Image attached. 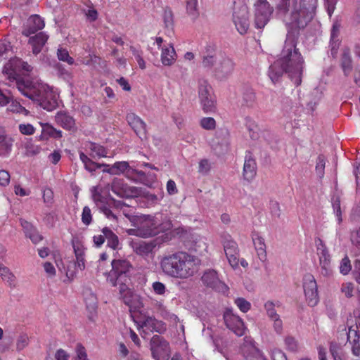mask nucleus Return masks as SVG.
<instances>
[{"label": "nucleus", "mask_w": 360, "mask_h": 360, "mask_svg": "<svg viewBox=\"0 0 360 360\" xmlns=\"http://www.w3.org/2000/svg\"><path fill=\"white\" fill-rule=\"evenodd\" d=\"M314 15L292 6L289 15L283 18L287 36L280 58L269 69L268 75L273 83L278 82L286 73L296 86L301 84L304 59L297 48V44L300 32L307 27Z\"/></svg>", "instance_id": "1"}, {"label": "nucleus", "mask_w": 360, "mask_h": 360, "mask_svg": "<svg viewBox=\"0 0 360 360\" xmlns=\"http://www.w3.org/2000/svg\"><path fill=\"white\" fill-rule=\"evenodd\" d=\"M8 79L11 82H15L22 95L37 103L44 110L51 111L58 107L56 95L38 78L11 73Z\"/></svg>", "instance_id": "2"}, {"label": "nucleus", "mask_w": 360, "mask_h": 360, "mask_svg": "<svg viewBox=\"0 0 360 360\" xmlns=\"http://www.w3.org/2000/svg\"><path fill=\"white\" fill-rule=\"evenodd\" d=\"M200 264L196 256L179 251L163 257L160 267L165 274L172 278L186 279L198 271Z\"/></svg>", "instance_id": "3"}, {"label": "nucleus", "mask_w": 360, "mask_h": 360, "mask_svg": "<svg viewBox=\"0 0 360 360\" xmlns=\"http://www.w3.org/2000/svg\"><path fill=\"white\" fill-rule=\"evenodd\" d=\"M92 198L98 209H99L108 219L114 221L117 220V217L112 212L111 208L122 210L124 207H128V205L124 202L115 200L110 195L103 196L98 192L93 193Z\"/></svg>", "instance_id": "4"}, {"label": "nucleus", "mask_w": 360, "mask_h": 360, "mask_svg": "<svg viewBox=\"0 0 360 360\" xmlns=\"http://www.w3.org/2000/svg\"><path fill=\"white\" fill-rule=\"evenodd\" d=\"M198 97L203 111L206 113L213 112L216 110V101L213 94L212 88L208 81L199 79Z\"/></svg>", "instance_id": "5"}, {"label": "nucleus", "mask_w": 360, "mask_h": 360, "mask_svg": "<svg viewBox=\"0 0 360 360\" xmlns=\"http://www.w3.org/2000/svg\"><path fill=\"white\" fill-rule=\"evenodd\" d=\"M132 266L125 259H114L112 262V270L107 276V280L113 285H117V281L130 279Z\"/></svg>", "instance_id": "6"}, {"label": "nucleus", "mask_w": 360, "mask_h": 360, "mask_svg": "<svg viewBox=\"0 0 360 360\" xmlns=\"http://www.w3.org/2000/svg\"><path fill=\"white\" fill-rule=\"evenodd\" d=\"M255 6V25L257 29H262L269 21L274 11L267 0H257Z\"/></svg>", "instance_id": "7"}, {"label": "nucleus", "mask_w": 360, "mask_h": 360, "mask_svg": "<svg viewBox=\"0 0 360 360\" xmlns=\"http://www.w3.org/2000/svg\"><path fill=\"white\" fill-rule=\"evenodd\" d=\"M150 348L155 360H168L170 356V347L163 337L154 335L150 341Z\"/></svg>", "instance_id": "8"}, {"label": "nucleus", "mask_w": 360, "mask_h": 360, "mask_svg": "<svg viewBox=\"0 0 360 360\" xmlns=\"http://www.w3.org/2000/svg\"><path fill=\"white\" fill-rule=\"evenodd\" d=\"M201 281L205 286L217 292L224 294L229 290L228 286L221 281L217 271L214 269L205 270L201 276Z\"/></svg>", "instance_id": "9"}, {"label": "nucleus", "mask_w": 360, "mask_h": 360, "mask_svg": "<svg viewBox=\"0 0 360 360\" xmlns=\"http://www.w3.org/2000/svg\"><path fill=\"white\" fill-rule=\"evenodd\" d=\"M233 21L241 34H245L249 28V12L245 4L235 5L233 13Z\"/></svg>", "instance_id": "10"}, {"label": "nucleus", "mask_w": 360, "mask_h": 360, "mask_svg": "<svg viewBox=\"0 0 360 360\" xmlns=\"http://www.w3.org/2000/svg\"><path fill=\"white\" fill-rule=\"evenodd\" d=\"M111 191L122 198H139L141 188L130 186L121 179L115 178L111 184Z\"/></svg>", "instance_id": "11"}, {"label": "nucleus", "mask_w": 360, "mask_h": 360, "mask_svg": "<svg viewBox=\"0 0 360 360\" xmlns=\"http://www.w3.org/2000/svg\"><path fill=\"white\" fill-rule=\"evenodd\" d=\"M303 289L308 305L314 307L319 302L316 281L313 275L307 274L303 277Z\"/></svg>", "instance_id": "12"}, {"label": "nucleus", "mask_w": 360, "mask_h": 360, "mask_svg": "<svg viewBox=\"0 0 360 360\" xmlns=\"http://www.w3.org/2000/svg\"><path fill=\"white\" fill-rule=\"evenodd\" d=\"M135 223L137 226V235L141 237L153 236L158 232L154 219L150 216L137 217Z\"/></svg>", "instance_id": "13"}, {"label": "nucleus", "mask_w": 360, "mask_h": 360, "mask_svg": "<svg viewBox=\"0 0 360 360\" xmlns=\"http://www.w3.org/2000/svg\"><path fill=\"white\" fill-rule=\"evenodd\" d=\"M223 246L230 265L236 269L238 266L239 263V250L238 245L231 236L226 235L223 238Z\"/></svg>", "instance_id": "14"}, {"label": "nucleus", "mask_w": 360, "mask_h": 360, "mask_svg": "<svg viewBox=\"0 0 360 360\" xmlns=\"http://www.w3.org/2000/svg\"><path fill=\"white\" fill-rule=\"evenodd\" d=\"M224 320L226 327L233 331L237 336L245 334V326L243 320L233 313L232 309H227L224 313Z\"/></svg>", "instance_id": "15"}, {"label": "nucleus", "mask_w": 360, "mask_h": 360, "mask_svg": "<svg viewBox=\"0 0 360 360\" xmlns=\"http://www.w3.org/2000/svg\"><path fill=\"white\" fill-rule=\"evenodd\" d=\"M316 246L319 255L321 273L324 276H328L332 274L330 255L326 245L320 238L318 239V243L316 242Z\"/></svg>", "instance_id": "16"}, {"label": "nucleus", "mask_w": 360, "mask_h": 360, "mask_svg": "<svg viewBox=\"0 0 360 360\" xmlns=\"http://www.w3.org/2000/svg\"><path fill=\"white\" fill-rule=\"evenodd\" d=\"M235 63L232 59L226 56L221 57L214 68V76L219 80L226 79L233 73Z\"/></svg>", "instance_id": "17"}, {"label": "nucleus", "mask_w": 360, "mask_h": 360, "mask_svg": "<svg viewBox=\"0 0 360 360\" xmlns=\"http://www.w3.org/2000/svg\"><path fill=\"white\" fill-rule=\"evenodd\" d=\"M240 349L243 355L247 359L253 360L252 358H255L257 360L264 359L259 349L255 346V341L250 337H245Z\"/></svg>", "instance_id": "18"}, {"label": "nucleus", "mask_w": 360, "mask_h": 360, "mask_svg": "<svg viewBox=\"0 0 360 360\" xmlns=\"http://www.w3.org/2000/svg\"><path fill=\"white\" fill-rule=\"evenodd\" d=\"M126 120L141 139H146V124L138 115L129 112L127 115Z\"/></svg>", "instance_id": "19"}, {"label": "nucleus", "mask_w": 360, "mask_h": 360, "mask_svg": "<svg viewBox=\"0 0 360 360\" xmlns=\"http://www.w3.org/2000/svg\"><path fill=\"white\" fill-rule=\"evenodd\" d=\"M45 26L44 21L39 15H33L30 17L27 24L22 31V34L25 37H30L32 34H36L39 30H41Z\"/></svg>", "instance_id": "20"}, {"label": "nucleus", "mask_w": 360, "mask_h": 360, "mask_svg": "<svg viewBox=\"0 0 360 360\" xmlns=\"http://www.w3.org/2000/svg\"><path fill=\"white\" fill-rule=\"evenodd\" d=\"M55 121L58 125L65 130L72 132H75L77 130L75 120L67 112H58L55 115Z\"/></svg>", "instance_id": "21"}, {"label": "nucleus", "mask_w": 360, "mask_h": 360, "mask_svg": "<svg viewBox=\"0 0 360 360\" xmlns=\"http://www.w3.org/2000/svg\"><path fill=\"white\" fill-rule=\"evenodd\" d=\"M356 322L354 326H349V330L346 333L347 340L352 344V350L354 355L360 356V328Z\"/></svg>", "instance_id": "22"}, {"label": "nucleus", "mask_w": 360, "mask_h": 360, "mask_svg": "<svg viewBox=\"0 0 360 360\" xmlns=\"http://www.w3.org/2000/svg\"><path fill=\"white\" fill-rule=\"evenodd\" d=\"M29 37L28 44L32 46V53L37 56L42 51V48L49 39V35L44 32H39Z\"/></svg>", "instance_id": "23"}, {"label": "nucleus", "mask_w": 360, "mask_h": 360, "mask_svg": "<svg viewBox=\"0 0 360 360\" xmlns=\"http://www.w3.org/2000/svg\"><path fill=\"white\" fill-rule=\"evenodd\" d=\"M340 28V22L338 20L335 21L333 24L330 31V39L329 46L330 48V54L333 58L336 57L340 44V40L339 38Z\"/></svg>", "instance_id": "24"}, {"label": "nucleus", "mask_w": 360, "mask_h": 360, "mask_svg": "<svg viewBox=\"0 0 360 360\" xmlns=\"http://www.w3.org/2000/svg\"><path fill=\"white\" fill-rule=\"evenodd\" d=\"M143 332L146 333L147 331L158 332L162 333L166 330L165 324L152 317H146L141 323Z\"/></svg>", "instance_id": "25"}, {"label": "nucleus", "mask_w": 360, "mask_h": 360, "mask_svg": "<svg viewBox=\"0 0 360 360\" xmlns=\"http://www.w3.org/2000/svg\"><path fill=\"white\" fill-rule=\"evenodd\" d=\"M257 174V164L255 160L252 157V154L248 152L245 155V163L243 166V177L245 180L252 181Z\"/></svg>", "instance_id": "26"}, {"label": "nucleus", "mask_w": 360, "mask_h": 360, "mask_svg": "<svg viewBox=\"0 0 360 360\" xmlns=\"http://www.w3.org/2000/svg\"><path fill=\"white\" fill-rule=\"evenodd\" d=\"M219 59L215 54L214 49L211 46L206 47L205 51L202 53V65L205 68L211 69L218 63Z\"/></svg>", "instance_id": "27"}, {"label": "nucleus", "mask_w": 360, "mask_h": 360, "mask_svg": "<svg viewBox=\"0 0 360 360\" xmlns=\"http://www.w3.org/2000/svg\"><path fill=\"white\" fill-rule=\"evenodd\" d=\"M340 66L345 76H348L353 69L352 58L349 48H345L342 50Z\"/></svg>", "instance_id": "28"}, {"label": "nucleus", "mask_w": 360, "mask_h": 360, "mask_svg": "<svg viewBox=\"0 0 360 360\" xmlns=\"http://www.w3.org/2000/svg\"><path fill=\"white\" fill-rule=\"evenodd\" d=\"M252 238L259 259L265 260L266 259V252L264 239L257 233H252Z\"/></svg>", "instance_id": "29"}, {"label": "nucleus", "mask_w": 360, "mask_h": 360, "mask_svg": "<svg viewBox=\"0 0 360 360\" xmlns=\"http://www.w3.org/2000/svg\"><path fill=\"white\" fill-rule=\"evenodd\" d=\"M79 158L84 164V168L91 173L96 171V169L99 168L104 167V169H106L109 167V165L104 163H97L94 162L91 158H89L83 152L79 153Z\"/></svg>", "instance_id": "30"}, {"label": "nucleus", "mask_w": 360, "mask_h": 360, "mask_svg": "<svg viewBox=\"0 0 360 360\" xmlns=\"http://www.w3.org/2000/svg\"><path fill=\"white\" fill-rule=\"evenodd\" d=\"M318 0H292V6L315 15Z\"/></svg>", "instance_id": "31"}, {"label": "nucleus", "mask_w": 360, "mask_h": 360, "mask_svg": "<svg viewBox=\"0 0 360 360\" xmlns=\"http://www.w3.org/2000/svg\"><path fill=\"white\" fill-rule=\"evenodd\" d=\"M155 247L154 243L146 241L134 242L133 245L136 253L142 256H146L152 252Z\"/></svg>", "instance_id": "32"}, {"label": "nucleus", "mask_w": 360, "mask_h": 360, "mask_svg": "<svg viewBox=\"0 0 360 360\" xmlns=\"http://www.w3.org/2000/svg\"><path fill=\"white\" fill-rule=\"evenodd\" d=\"M176 51L172 45L169 47L162 48L161 53V61L164 65H172L176 60Z\"/></svg>", "instance_id": "33"}, {"label": "nucleus", "mask_w": 360, "mask_h": 360, "mask_svg": "<svg viewBox=\"0 0 360 360\" xmlns=\"http://www.w3.org/2000/svg\"><path fill=\"white\" fill-rule=\"evenodd\" d=\"M292 0H278L276 4V14L282 19L292 10Z\"/></svg>", "instance_id": "34"}, {"label": "nucleus", "mask_w": 360, "mask_h": 360, "mask_svg": "<svg viewBox=\"0 0 360 360\" xmlns=\"http://www.w3.org/2000/svg\"><path fill=\"white\" fill-rule=\"evenodd\" d=\"M229 132L227 129H219L215 133V138L213 142L219 145L222 148H226L229 145Z\"/></svg>", "instance_id": "35"}, {"label": "nucleus", "mask_w": 360, "mask_h": 360, "mask_svg": "<svg viewBox=\"0 0 360 360\" xmlns=\"http://www.w3.org/2000/svg\"><path fill=\"white\" fill-rule=\"evenodd\" d=\"M129 166V165L127 162H116L110 167H108L106 169H103V172L112 175H117L120 174H125Z\"/></svg>", "instance_id": "36"}, {"label": "nucleus", "mask_w": 360, "mask_h": 360, "mask_svg": "<svg viewBox=\"0 0 360 360\" xmlns=\"http://www.w3.org/2000/svg\"><path fill=\"white\" fill-rule=\"evenodd\" d=\"M163 193H161L160 196L150 193V192L143 190L141 188V192L139 197L142 198L146 202L148 207L154 206L159 202L160 200L163 198Z\"/></svg>", "instance_id": "37"}, {"label": "nucleus", "mask_w": 360, "mask_h": 360, "mask_svg": "<svg viewBox=\"0 0 360 360\" xmlns=\"http://www.w3.org/2000/svg\"><path fill=\"white\" fill-rule=\"evenodd\" d=\"M256 102L255 93L251 88L244 89L242 94V105L248 108H253Z\"/></svg>", "instance_id": "38"}, {"label": "nucleus", "mask_w": 360, "mask_h": 360, "mask_svg": "<svg viewBox=\"0 0 360 360\" xmlns=\"http://www.w3.org/2000/svg\"><path fill=\"white\" fill-rule=\"evenodd\" d=\"M102 233L104 234L105 239L108 242V246L110 247L113 250H116L119 245L118 237L112 232V231L105 227L102 229Z\"/></svg>", "instance_id": "39"}, {"label": "nucleus", "mask_w": 360, "mask_h": 360, "mask_svg": "<svg viewBox=\"0 0 360 360\" xmlns=\"http://www.w3.org/2000/svg\"><path fill=\"white\" fill-rule=\"evenodd\" d=\"M13 139L6 135L0 134V156L8 155L11 150Z\"/></svg>", "instance_id": "40"}, {"label": "nucleus", "mask_w": 360, "mask_h": 360, "mask_svg": "<svg viewBox=\"0 0 360 360\" xmlns=\"http://www.w3.org/2000/svg\"><path fill=\"white\" fill-rule=\"evenodd\" d=\"M11 66L14 67L20 71H22L24 74L29 73L32 71L33 67L28 64L27 62L23 61L20 58H16L11 63Z\"/></svg>", "instance_id": "41"}, {"label": "nucleus", "mask_w": 360, "mask_h": 360, "mask_svg": "<svg viewBox=\"0 0 360 360\" xmlns=\"http://www.w3.org/2000/svg\"><path fill=\"white\" fill-rule=\"evenodd\" d=\"M90 149L92 152L91 158H101L107 156L108 150L106 148L101 145L96 144L95 143H91L90 145Z\"/></svg>", "instance_id": "42"}, {"label": "nucleus", "mask_w": 360, "mask_h": 360, "mask_svg": "<svg viewBox=\"0 0 360 360\" xmlns=\"http://www.w3.org/2000/svg\"><path fill=\"white\" fill-rule=\"evenodd\" d=\"M186 11L193 20H195L199 15L198 9V0H188Z\"/></svg>", "instance_id": "43"}, {"label": "nucleus", "mask_w": 360, "mask_h": 360, "mask_svg": "<svg viewBox=\"0 0 360 360\" xmlns=\"http://www.w3.org/2000/svg\"><path fill=\"white\" fill-rule=\"evenodd\" d=\"M332 206L335 214L338 218V223L340 224L342 221V211L340 207V199L338 195H334L332 197Z\"/></svg>", "instance_id": "44"}, {"label": "nucleus", "mask_w": 360, "mask_h": 360, "mask_svg": "<svg viewBox=\"0 0 360 360\" xmlns=\"http://www.w3.org/2000/svg\"><path fill=\"white\" fill-rule=\"evenodd\" d=\"M276 304L273 301H267L264 304V309L266 314L270 319H278L279 315L276 313L275 309Z\"/></svg>", "instance_id": "45"}, {"label": "nucleus", "mask_w": 360, "mask_h": 360, "mask_svg": "<svg viewBox=\"0 0 360 360\" xmlns=\"http://www.w3.org/2000/svg\"><path fill=\"white\" fill-rule=\"evenodd\" d=\"M329 351L333 358L342 356L343 354L342 346L335 341L330 342Z\"/></svg>", "instance_id": "46"}, {"label": "nucleus", "mask_w": 360, "mask_h": 360, "mask_svg": "<svg viewBox=\"0 0 360 360\" xmlns=\"http://www.w3.org/2000/svg\"><path fill=\"white\" fill-rule=\"evenodd\" d=\"M285 345L286 349L292 352H296L298 350V342L296 339L292 336H287L285 340Z\"/></svg>", "instance_id": "47"}, {"label": "nucleus", "mask_w": 360, "mask_h": 360, "mask_svg": "<svg viewBox=\"0 0 360 360\" xmlns=\"http://www.w3.org/2000/svg\"><path fill=\"white\" fill-rule=\"evenodd\" d=\"M326 159L323 155H319L316 160V172L319 178L324 175Z\"/></svg>", "instance_id": "48"}, {"label": "nucleus", "mask_w": 360, "mask_h": 360, "mask_svg": "<svg viewBox=\"0 0 360 360\" xmlns=\"http://www.w3.org/2000/svg\"><path fill=\"white\" fill-rule=\"evenodd\" d=\"M72 245L74 249V252L76 257L80 258L84 255V249L82 244L80 243L79 239L73 238L72 240Z\"/></svg>", "instance_id": "49"}, {"label": "nucleus", "mask_w": 360, "mask_h": 360, "mask_svg": "<svg viewBox=\"0 0 360 360\" xmlns=\"http://www.w3.org/2000/svg\"><path fill=\"white\" fill-rule=\"evenodd\" d=\"M57 56L60 60L67 62L69 65H72L75 62L73 58L70 56L68 51L65 49H59Z\"/></svg>", "instance_id": "50"}, {"label": "nucleus", "mask_w": 360, "mask_h": 360, "mask_svg": "<svg viewBox=\"0 0 360 360\" xmlns=\"http://www.w3.org/2000/svg\"><path fill=\"white\" fill-rule=\"evenodd\" d=\"M200 124L201 127L206 130H212L216 127L215 120L212 117H203Z\"/></svg>", "instance_id": "51"}, {"label": "nucleus", "mask_w": 360, "mask_h": 360, "mask_svg": "<svg viewBox=\"0 0 360 360\" xmlns=\"http://www.w3.org/2000/svg\"><path fill=\"white\" fill-rule=\"evenodd\" d=\"M352 269V265L348 257H345L340 262V271L343 275H347Z\"/></svg>", "instance_id": "52"}, {"label": "nucleus", "mask_w": 360, "mask_h": 360, "mask_svg": "<svg viewBox=\"0 0 360 360\" xmlns=\"http://www.w3.org/2000/svg\"><path fill=\"white\" fill-rule=\"evenodd\" d=\"M235 304L244 313L248 311L251 307V304L243 297L236 299Z\"/></svg>", "instance_id": "53"}, {"label": "nucleus", "mask_w": 360, "mask_h": 360, "mask_svg": "<svg viewBox=\"0 0 360 360\" xmlns=\"http://www.w3.org/2000/svg\"><path fill=\"white\" fill-rule=\"evenodd\" d=\"M82 221L84 224L88 226L92 221V214L91 209L88 206L83 208L82 214Z\"/></svg>", "instance_id": "54"}, {"label": "nucleus", "mask_w": 360, "mask_h": 360, "mask_svg": "<svg viewBox=\"0 0 360 360\" xmlns=\"http://www.w3.org/2000/svg\"><path fill=\"white\" fill-rule=\"evenodd\" d=\"M29 342V338L27 335L22 334L20 335L16 342V349L18 351L22 350L25 347L27 346Z\"/></svg>", "instance_id": "55"}, {"label": "nucleus", "mask_w": 360, "mask_h": 360, "mask_svg": "<svg viewBox=\"0 0 360 360\" xmlns=\"http://www.w3.org/2000/svg\"><path fill=\"white\" fill-rule=\"evenodd\" d=\"M164 22L167 27H172L173 25V13L170 8H165L163 15Z\"/></svg>", "instance_id": "56"}, {"label": "nucleus", "mask_w": 360, "mask_h": 360, "mask_svg": "<svg viewBox=\"0 0 360 360\" xmlns=\"http://www.w3.org/2000/svg\"><path fill=\"white\" fill-rule=\"evenodd\" d=\"M76 352H77L76 360H89L87 358V354L86 352V349L82 344L78 343L77 345Z\"/></svg>", "instance_id": "57"}, {"label": "nucleus", "mask_w": 360, "mask_h": 360, "mask_svg": "<svg viewBox=\"0 0 360 360\" xmlns=\"http://www.w3.org/2000/svg\"><path fill=\"white\" fill-rule=\"evenodd\" d=\"M55 130L56 128H54L52 125L46 123L42 125L41 136H43L44 139L51 137Z\"/></svg>", "instance_id": "58"}, {"label": "nucleus", "mask_w": 360, "mask_h": 360, "mask_svg": "<svg viewBox=\"0 0 360 360\" xmlns=\"http://www.w3.org/2000/svg\"><path fill=\"white\" fill-rule=\"evenodd\" d=\"M152 288L155 294L162 295L166 292V287L164 283L160 281L153 283Z\"/></svg>", "instance_id": "59"}, {"label": "nucleus", "mask_w": 360, "mask_h": 360, "mask_svg": "<svg viewBox=\"0 0 360 360\" xmlns=\"http://www.w3.org/2000/svg\"><path fill=\"white\" fill-rule=\"evenodd\" d=\"M354 287L352 283H343L341 287V291L347 297L353 296Z\"/></svg>", "instance_id": "60"}, {"label": "nucleus", "mask_w": 360, "mask_h": 360, "mask_svg": "<svg viewBox=\"0 0 360 360\" xmlns=\"http://www.w3.org/2000/svg\"><path fill=\"white\" fill-rule=\"evenodd\" d=\"M19 130L25 135H31L34 133V128L30 124H20L19 125Z\"/></svg>", "instance_id": "61"}, {"label": "nucleus", "mask_w": 360, "mask_h": 360, "mask_svg": "<svg viewBox=\"0 0 360 360\" xmlns=\"http://www.w3.org/2000/svg\"><path fill=\"white\" fill-rule=\"evenodd\" d=\"M0 276L4 280H6L7 281H13L14 278L13 274L10 271L9 269L5 266H3L0 269Z\"/></svg>", "instance_id": "62"}, {"label": "nucleus", "mask_w": 360, "mask_h": 360, "mask_svg": "<svg viewBox=\"0 0 360 360\" xmlns=\"http://www.w3.org/2000/svg\"><path fill=\"white\" fill-rule=\"evenodd\" d=\"M167 192L169 195H175L178 193V189L174 181L169 179L167 182L166 185Z\"/></svg>", "instance_id": "63"}, {"label": "nucleus", "mask_w": 360, "mask_h": 360, "mask_svg": "<svg viewBox=\"0 0 360 360\" xmlns=\"http://www.w3.org/2000/svg\"><path fill=\"white\" fill-rule=\"evenodd\" d=\"M353 274L356 281L360 284V260L356 259L354 263Z\"/></svg>", "instance_id": "64"}]
</instances>
